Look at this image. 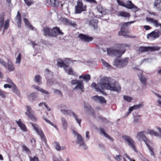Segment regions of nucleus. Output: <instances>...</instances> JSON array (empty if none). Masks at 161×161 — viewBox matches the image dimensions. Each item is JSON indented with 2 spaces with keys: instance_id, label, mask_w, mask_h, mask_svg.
<instances>
[{
  "instance_id": "obj_53",
  "label": "nucleus",
  "mask_w": 161,
  "mask_h": 161,
  "mask_svg": "<svg viewBox=\"0 0 161 161\" xmlns=\"http://www.w3.org/2000/svg\"><path fill=\"white\" fill-rule=\"evenodd\" d=\"M101 61L103 65L106 67L107 68H109L111 66L108 63H107L103 59H102Z\"/></svg>"
},
{
  "instance_id": "obj_27",
  "label": "nucleus",
  "mask_w": 161,
  "mask_h": 161,
  "mask_svg": "<svg viewBox=\"0 0 161 161\" xmlns=\"http://www.w3.org/2000/svg\"><path fill=\"white\" fill-rule=\"evenodd\" d=\"M118 16H120L122 17L129 18L130 17V13L127 12L122 11L118 12Z\"/></svg>"
},
{
  "instance_id": "obj_2",
  "label": "nucleus",
  "mask_w": 161,
  "mask_h": 161,
  "mask_svg": "<svg viewBox=\"0 0 161 161\" xmlns=\"http://www.w3.org/2000/svg\"><path fill=\"white\" fill-rule=\"evenodd\" d=\"M130 45L127 44H118L117 45V47L119 49H110L108 51V53L116 56L117 57H120L123 54L126 50V48L129 47Z\"/></svg>"
},
{
  "instance_id": "obj_57",
  "label": "nucleus",
  "mask_w": 161,
  "mask_h": 161,
  "mask_svg": "<svg viewBox=\"0 0 161 161\" xmlns=\"http://www.w3.org/2000/svg\"><path fill=\"white\" fill-rule=\"evenodd\" d=\"M68 25L74 27H75L77 26V25L75 22L72 23L71 21H70Z\"/></svg>"
},
{
  "instance_id": "obj_19",
  "label": "nucleus",
  "mask_w": 161,
  "mask_h": 161,
  "mask_svg": "<svg viewBox=\"0 0 161 161\" xmlns=\"http://www.w3.org/2000/svg\"><path fill=\"white\" fill-rule=\"evenodd\" d=\"M125 7L130 9L133 8L136 10L137 9V7L135 6L130 1H128L126 2Z\"/></svg>"
},
{
  "instance_id": "obj_13",
  "label": "nucleus",
  "mask_w": 161,
  "mask_h": 161,
  "mask_svg": "<svg viewBox=\"0 0 161 161\" xmlns=\"http://www.w3.org/2000/svg\"><path fill=\"white\" fill-rule=\"evenodd\" d=\"M27 111L25 113L26 115L28 116L31 120L36 122L37 119L33 114V111L32 110L30 106L27 105L26 106Z\"/></svg>"
},
{
  "instance_id": "obj_51",
  "label": "nucleus",
  "mask_w": 161,
  "mask_h": 161,
  "mask_svg": "<svg viewBox=\"0 0 161 161\" xmlns=\"http://www.w3.org/2000/svg\"><path fill=\"white\" fill-rule=\"evenodd\" d=\"M53 91L54 93L55 94L59 95L61 97H62V94L60 90L56 89H54Z\"/></svg>"
},
{
  "instance_id": "obj_8",
  "label": "nucleus",
  "mask_w": 161,
  "mask_h": 161,
  "mask_svg": "<svg viewBox=\"0 0 161 161\" xmlns=\"http://www.w3.org/2000/svg\"><path fill=\"white\" fill-rule=\"evenodd\" d=\"M122 138L126 142L129 146L135 151H136V148L135 147V141L129 136L123 135Z\"/></svg>"
},
{
  "instance_id": "obj_6",
  "label": "nucleus",
  "mask_w": 161,
  "mask_h": 161,
  "mask_svg": "<svg viewBox=\"0 0 161 161\" xmlns=\"http://www.w3.org/2000/svg\"><path fill=\"white\" fill-rule=\"evenodd\" d=\"M71 83L72 85H76L74 88V90L77 89L81 92H84V85L83 80H73L71 81Z\"/></svg>"
},
{
  "instance_id": "obj_56",
  "label": "nucleus",
  "mask_w": 161,
  "mask_h": 161,
  "mask_svg": "<svg viewBox=\"0 0 161 161\" xmlns=\"http://www.w3.org/2000/svg\"><path fill=\"white\" fill-rule=\"evenodd\" d=\"M29 158L30 161H39L38 158L36 156H34L33 158L30 157Z\"/></svg>"
},
{
  "instance_id": "obj_50",
  "label": "nucleus",
  "mask_w": 161,
  "mask_h": 161,
  "mask_svg": "<svg viewBox=\"0 0 161 161\" xmlns=\"http://www.w3.org/2000/svg\"><path fill=\"white\" fill-rule=\"evenodd\" d=\"M22 147L23 151H25L26 153H30V150L29 148L27 147L25 145H23Z\"/></svg>"
},
{
  "instance_id": "obj_55",
  "label": "nucleus",
  "mask_w": 161,
  "mask_h": 161,
  "mask_svg": "<svg viewBox=\"0 0 161 161\" xmlns=\"http://www.w3.org/2000/svg\"><path fill=\"white\" fill-rule=\"evenodd\" d=\"M117 1L119 5L124 7H125V3L123 1L120 0H117Z\"/></svg>"
},
{
  "instance_id": "obj_40",
  "label": "nucleus",
  "mask_w": 161,
  "mask_h": 161,
  "mask_svg": "<svg viewBox=\"0 0 161 161\" xmlns=\"http://www.w3.org/2000/svg\"><path fill=\"white\" fill-rule=\"evenodd\" d=\"M43 118L47 123H48V124H49L53 126L57 130H58V127H57V126L55 125H54L53 124L52 122H51L49 120L47 119L46 118L44 117H43Z\"/></svg>"
},
{
  "instance_id": "obj_64",
  "label": "nucleus",
  "mask_w": 161,
  "mask_h": 161,
  "mask_svg": "<svg viewBox=\"0 0 161 161\" xmlns=\"http://www.w3.org/2000/svg\"><path fill=\"white\" fill-rule=\"evenodd\" d=\"M125 156L130 161H135V160H132V159L126 153H125Z\"/></svg>"
},
{
  "instance_id": "obj_7",
  "label": "nucleus",
  "mask_w": 161,
  "mask_h": 161,
  "mask_svg": "<svg viewBox=\"0 0 161 161\" xmlns=\"http://www.w3.org/2000/svg\"><path fill=\"white\" fill-rule=\"evenodd\" d=\"M61 111L64 115H69V116L72 115L75 118V119L77 123L79 124L80 126H81V119L78 118V116L77 114L74 112L70 110H66L65 109H62L61 110Z\"/></svg>"
},
{
  "instance_id": "obj_46",
  "label": "nucleus",
  "mask_w": 161,
  "mask_h": 161,
  "mask_svg": "<svg viewBox=\"0 0 161 161\" xmlns=\"http://www.w3.org/2000/svg\"><path fill=\"white\" fill-rule=\"evenodd\" d=\"M149 144H147V145H146L149 149V150L150 153V155L152 156H154L155 154L153 151V149L152 148V147L150 146Z\"/></svg>"
},
{
  "instance_id": "obj_3",
  "label": "nucleus",
  "mask_w": 161,
  "mask_h": 161,
  "mask_svg": "<svg viewBox=\"0 0 161 161\" xmlns=\"http://www.w3.org/2000/svg\"><path fill=\"white\" fill-rule=\"evenodd\" d=\"M134 22V21H131L121 23L120 24V30L118 32V35L119 36H123L128 38H136V36H131L127 34V33H129L128 27Z\"/></svg>"
},
{
  "instance_id": "obj_1",
  "label": "nucleus",
  "mask_w": 161,
  "mask_h": 161,
  "mask_svg": "<svg viewBox=\"0 0 161 161\" xmlns=\"http://www.w3.org/2000/svg\"><path fill=\"white\" fill-rule=\"evenodd\" d=\"M104 83L102 84L104 89L109 90L111 91L119 92L121 89V87L119 83L114 81L110 82V79L106 77H103Z\"/></svg>"
},
{
  "instance_id": "obj_59",
  "label": "nucleus",
  "mask_w": 161,
  "mask_h": 161,
  "mask_svg": "<svg viewBox=\"0 0 161 161\" xmlns=\"http://www.w3.org/2000/svg\"><path fill=\"white\" fill-rule=\"evenodd\" d=\"M120 155H116V156L114 157L115 159L117 161H120L121 159L120 157H121Z\"/></svg>"
},
{
  "instance_id": "obj_62",
  "label": "nucleus",
  "mask_w": 161,
  "mask_h": 161,
  "mask_svg": "<svg viewBox=\"0 0 161 161\" xmlns=\"http://www.w3.org/2000/svg\"><path fill=\"white\" fill-rule=\"evenodd\" d=\"M33 87L35 89L40 91V92H41V89H42V88L40 87L35 85H33Z\"/></svg>"
},
{
  "instance_id": "obj_26",
  "label": "nucleus",
  "mask_w": 161,
  "mask_h": 161,
  "mask_svg": "<svg viewBox=\"0 0 161 161\" xmlns=\"http://www.w3.org/2000/svg\"><path fill=\"white\" fill-rule=\"evenodd\" d=\"M94 100L96 101H98L100 103H106V101L104 97L102 96H95L93 97Z\"/></svg>"
},
{
  "instance_id": "obj_34",
  "label": "nucleus",
  "mask_w": 161,
  "mask_h": 161,
  "mask_svg": "<svg viewBox=\"0 0 161 161\" xmlns=\"http://www.w3.org/2000/svg\"><path fill=\"white\" fill-rule=\"evenodd\" d=\"M8 68L10 72L13 71L14 69V67L11 61H8Z\"/></svg>"
},
{
  "instance_id": "obj_32",
  "label": "nucleus",
  "mask_w": 161,
  "mask_h": 161,
  "mask_svg": "<svg viewBox=\"0 0 161 161\" xmlns=\"http://www.w3.org/2000/svg\"><path fill=\"white\" fill-rule=\"evenodd\" d=\"M57 65L59 67H63L64 69V67H65V66L67 65L65 64L63 60L60 59H58V60Z\"/></svg>"
},
{
  "instance_id": "obj_29",
  "label": "nucleus",
  "mask_w": 161,
  "mask_h": 161,
  "mask_svg": "<svg viewBox=\"0 0 161 161\" xmlns=\"http://www.w3.org/2000/svg\"><path fill=\"white\" fill-rule=\"evenodd\" d=\"M100 130L101 133H102L106 137L111 141L113 142L114 141V139L112 137H111L108 134L106 133L105 130L103 128H100Z\"/></svg>"
},
{
  "instance_id": "obj_37",
  "label": "nucleus",
  "mask_w": 161,
  "mask_h": 161,
  "mask_svg": "<svg viewBox=\"0 0 161 161\" xmlns=\"http://www.w3.org/2000/svg\"><path fill=\"white\" fill-rule=\"evenodd\" d=\"M35 81L38 84H40L41 82V78L40 75H37L35 77Z\"/></svg>"
},
{
  "instance_id": "obj_44",
  "label": "nucleus",
  "mask_w": 161,
  "mask_h": 161,
  "mask_svg": "<svg viewBox=\"0 0 161 161\" xmlns=\"http://www.w3.org/2000/svg\"><path fill=\"white\" fill-rule=\"evenodd\" d=\"M98 11L102 14H104L102 7L100 5H98L97 7Z\"/></svg>"
},
{
  "instance_id": "obj_42",
  "label": "nucleus",
  "mask_w": 161,
  "mask_h": 161,
  "mask_svg": "<svg viewBox=\"0 0 161 161\" xmlns=\"http://www.w3.org/2000/svg\"><path fill=\"white\" fill-rule=\"evenodd\" d=\"M25 3L28 6H31L32 4L34 3V2L33 1L29 0H24Z\"/></svg>"
},
{
  "instance_id": "obj_48",
  "label": "nucleus",
  "mask_w": 161,
  "mask_h": 161,
  "mask_svg": "<svg viewBox=\"0 0 161 161\" xmlns=\"http://www.w3.org/2000/svg\"><path fill=\"white\" fill-rule=\"evenodd\" d=\"M123 98L125 100L128 102H131L132 100V98L128 96H124Z\"/></svg>"
},
{
  "instance_id": "obj_35",
  "label": "nucleus",
  "mask_w": 161,
  "mask_h": 161,
  "mask_svg": "<svg viewBox=\"0 0 161 161\" xmlns=\"http://www.w3.org/2000/svg\"><path fill=\"white\" fill-rule=\"evenodd\" d=\"M60 19L61 21L64 25H68V24H69L70 21L65 18L61 17Z\"/></svg>"
},
{
  "instance_id": "obj_14",
  "label": "nucleus",
  "mask_w": 161,
  "mask_h": 161,
  "mask_svg": "<svg viewBox=\"0 0 161 161\" xmlns=\"http://www.w3.org/2000/svg\"><path fill=\"white\" fill-rule=\"evenodd\" d=\"M128 62V58H126L121 60L116 59L114 61V65L118 68L125 67Z\"/></svg>"
},
{
  "instance_id": "obj_11",
  "label": "nucleus",
  "mask_w": 161,
  "mask_h": 161,
  "mask_svg": "<svg viewBox=\"0 0 161 161\" xmlns=\"http://www.w3.org/2000/svg\"><path fill=\"white\" fill-rule=\"evenodd\" d=\"M145 132V131H142L139 132L137 134L136 137L139 140L143 141L145 142L146 145L150 144L151 143V142L145 136L144 134Z\"/></svg>"
},
{
  "instance_id": "obj_12",
  "label": "nucleus",
  "mask_w": 161,
  "mask_h": 161,
  "mask_svg": "<svg viewBox=\"0 0 161 161\" xmlns=\"http://www.w3.org/2000/svg\"><path fill=\"white\" fill-rule=\"evenodd\" d=\"M161 34V32L159 30L155 29L151 33L147 35V38L148 39L154 40L158 38Z\"/></svg>"
},
{
  "instance_id": "obj_4",
  "label": "nucleus",
  "mask_w": 161,
  "mask_h": 161,
  "mask_svg": "<svg viewBox=\"0 0 161 161\" xmlns=\"http://www.w3.org/2000/svg\"><path fill=\"white\" fill-rule=\"evenodd\" d=\"M86 10V6L83 5V3L81 0H78L77 2V5L75 6V14L81 13L82 12Z\"/></svg>"
},
{
  "instance_id": "obj_60",
  "label": "nucleus",
  "mask_w": 161,
  "mask_h": 161,
  "mask_svg": "<svg viewBox=\"0 0 161 161\" xmlns=\"http://www.w3.org/2000/svg\"><path fill=\"white\" fill-rule=\"evenodd\" d=\"M41 92H42L43 93H44L47 95H49V92H48L43 89L42 88V89H41Z\"/></svg>"
},
{
  "instance_id": "obj_18",
  "label": "nucleus",
  "mask_w": 161,
  "mask_h": 161,
  "mask_svg": "<svg viewBox=\"0 0 161 161\" xmlns=\"http://www.w3.org/2000/svg\"><path fill=\"white\" fill-rule=\"evenodd\" d=\"M98 22L97 19H92L89 21L88 24L93 27L94 30H96L98 28Z\"/></svg>"
},
{
  "instance_id": "obj_49",
  "label": "nucleus",
  "mask_w": 161,
  "mask_h": 161,
  "mask_svg": "<svg viewBox=\"0 0 161 161\" xmlns=\"http://www.w3.org/2000/svg\"><path fill=\"white\" fill-rule=\"evenodd\" d=\"M21 54L20 53H19L17 57L16 58V63L20 64L21 62Z\"/></svg>"
},
{
  "instance_id": "obj_25",
  "label": "nucleus",
  "mask_w": 161,
  "mask_h": 161,
  "mask_svg": "<svg viewBox=\"0 0 161 161\" xmlns=\"http://www.w3.org/2000/svg\"><path fill=\"white\" fill-rule=\"evenodd\" d=\"M80 79H83L86 82H87L91 79V76L88 74H85L80 75L79 76Z\"/></svg>"
},
{
  "instance_id": "obj_33",
  "label": "nucleus",
  "mask_w": 161,
  "mask_h": 161,
  "mask_svg": "<svg viewBox=\"0 0 161 161\" xmlns=\"http://www.w3.org/2000/svg\"><path fill=\"white\" fill-rule=\"evenodd\" d=\"M61 120L63 128L64 129H66L68 126V124L66 120L64 117L61 118Z\"/></svg>"
},
{
  "instance_id": "obj_17",
  "label": "nucleus",
  "mask_w": 161,
  "mask_h": 161,
  "mask_svg": "<svg viewBox=\"0 0 161 161\" xmlns=\"http://www.w3.org/2000/svg\"><path fill=\"white\" fill-rule=\"evenodd\" d=\"M16 122L20 128L25 132L27 131V128L25 125L22 121L21 119H19L18 120H16Z\"/></svg>"
},
{
  "instance_id": "obj_47",
  "label": "nucleus",
  "mask_w": 161,
  "mask_h": 161,
  "mask_svg": "<svg viewBox=\"0 0 161 161\" xmlns=\"http://www.w3.org/2000/svg\"><path fill=\"white\" fill-rule=\"evenodd\" d=\"M50 1L51 3L54 6L56 7L58 6L59 3L58 0H50Z\"/></svg>"
},
{
  "instance_id": "obj_5",
  "label": "nucleus",
  "mask_w": 161,
  "mask_h": 161,
  "mask_svg": "<svg viewBox=\"0 0 161 161\" xmlns=\"http://www.w3.org/2000/svg\"><path fill=\"white\" fill-rule=\"evenodd\" d=\"M31 124L33 127L38 135L40 136L42 140L44 142L46 145L47 144V141L46 136L43 131L41 128H39L37 124H34L31 122Z\"/></svg>"
},
{
  "instance_id": "obj_54",
  "label": "nucleus",
  "mask_w": 161,
  "mask_h": 161,
  "mask_svg": "<svg viewBox=\"0 0 161 161\" xmlns=\"http://www.w3.org/2000/svg\"><path fill=\"white\" fill-rule=\"evenodd\" d=\"M84 1L90 3L97 4V2L95 0H84Z\"/></svg>"
},
{
  "instance_id": "obj_20",
  "label": "nucleus",
  "mask_w": 161,
  "mask_h": 161,
  "mask_svg": "<svg viewBox=\"0 0 161 161\" xmlns=\"http://www.w3.org/2000/svg\"><path fill=\"white\" fill-rule=\"evenodd\" d=\"M76 134L77 135V143L79 144L81 146H85V144L83 138L79 134L76 133Z\"/></svg>"
},
{
  "instance_id": "obj_39",
  "label": "nucleus",
  "mask_w": 161,
  "mask_h": 161,
  "mask_svg": "<svg viewBox=\"0 0 161 161\" xmlns=\"http://www.w3.org/2000/svg\"><path fill=\"white\" fill-rule=\"evenodd\" d=\"M9 26V20L7 19L5 20V24L4 25L3 32L4 31L8 29Z\"/></svg>"
},
{
  "instance_id": "obj_45",
  "label": "nucleus",
  "mask_w": 161,
  "mask_h": 161,
  "mask_svg": "<svg viewBox=\"0 0 161 161\" xmlns=\"http://www.w3.org/2000/svg\"><path fill=\"white\" fill-rule=\"evenodd\" d=\"M7 93L0 89V96L3 98H5L6 97Z\"/></svg>"
},
{
  "instance_id": "obj_16",
  "label": "nucleus",
  "mask_w": 161,
  "mask_h": 161,
  "mask_svg": "<svg viewBox=\"0 0 161 161\" xmlns=\"http://www.w3.org/2000/svg\"><path fill=\"white\" fill-rule=\"evenodd\" d=\"M64 34L58 27L56 26L52 29V36L56 37L58 35H63Z\"/></svg>"
},
{
  "instance_id": "obj_30",
  "label": "nucleus",
  "mask_w": 161,
  "mask_h": 161,
  "mask_svg": "<svg viewBox=\"0 0 161 161\" xmlns=\"http://www.w3.org/2000/svg\"><path fill=\"white\" fill-rule=\"evenodd\" d=\"M139 77L141 83L144 86H146L147 83V78L143 76V74L142 73L141 74Z\"/></svg>"
},
{
  "instance_id": "obj_63",
  "label": "nucleus",
  "mask_w": 161,
  "mask_h": 161,
  "mask_svg": "<svg viewBox=\"0 0 161 161\" xmlns=\"http://www.w3.org/2000/svg\"><path fill=\"white\" fill-rule=\"evenodd\" d=\"M4 15L2 14L1 15L0 18V22H3L4 23Z\"/></svg>"
},
{
  "instance_id": "obj_9",
  "label": "nucleus",
  "mask_w": 161,
  "mask_h": 161,
  "mask_svg": "<svg viewBox=\"0 0 161 161\" xmlns=\"http://www.w3.org/2000/svg\"><path fill=\"white\" fill-rule=\"evenodd\" d=\"M103 83H104L103 78L100 83L98 84L97 85L95 82L92 83L91 85V86L92 87L95 88L97 92H100L103 95L106 96L107 95L106 93L104 92L103 90L104 88H103L102 86H101V84Z\"/></svg>"
},
{
  "instance_id": "obj_43",
  "label": "nucleus",
  "mask_w": 161,
  "mask_h": 161,
  "mask_svg": "<svg viewBox=\"0 0 161 161\" xmlns=\"http://www.w3.org/2000/svg\"><path fill=\"white\" fill-rule=\"evenodd\" d=\"M143 106V104L142 103L139 104L137 105H134L133 106L134 109H137L142 108Z\"/></svg>"
},
{
  "instance_id": "obj_28",
  "label": "nucleus",
  "mask_w": 161,
  "mask_h": 161,
  "mask_svg": "<svg viewBox=\"0 0 161 161\" xmlns=\"http://www.w3.org/2000/svg\"><path fill=\"white\" fill-rule=\"evenodd\" d=\"M146 19L147 21H150L153 23L156 27H158V26H160L161 23L159 24L157 20L155 19L152 18H147Z\"/></svg>"
},
{
  "instance_id": "obj_61",
  "label": "nucleus",
  "mask_w": 161,
  "mask_h": 161,
  "mask_svg": "<svg viewBox=\"0 0 161 161\" xmlns=\"http://www.w3.org/2000/svg\"><path fill=\"white\" fill-rule=\"evenodd\" d=\"M134 109L133 106L130 107L128 111L127 112L128 114H129L131 113V111Z\"/></svg>"
},
{
  "instance_id": "obj_24",
  "label": "nucleus",
  "mask_w": 161,
  "mask_h": 161,
  "mask_svg": "<svg viewBox=\"0 0 161 161\" xmlns=\"http://www.w3.org/2000/svg\"><path fill=\"white\" fill-rule=\"evenodd\" d=\"M68 67V66L67 65L64 67V70L65 72L69 75H71L73 76H76V73L74 72V70L72 67Z\"/></svg>"
},
{
  "instance_id": "obj_23",
  "label": "nucleus",
  "mask_w": 161,
  "mask_h": 161,
  "mask_svg": "<svg viewBox=\"0 0 161 161\" xmlns=\"http://www.w3.org/2000/svg\"><path fill=\"white\" fill-rule=\"evenodd\" d=\"M43 31L44 33V35L52 36V29L50 28L47 26H46L43 27Z\"/></svg>"
},
{
  "instance_id": "obj_22",
  "label": "nucleus",
  "mask_w": 161,
  "mask_h": 161,
  "mask_svg": "<svg viewBox=\"0 0 161 161\" xmlns=\"http://www.w3.org/2000/svg\"><path fill=\"white\" fill-rule=\"evenodd\" d=\"M15 19L17 21V24L19 28L21 27V14L19 11H18L17 14L15 17Z\"/></svg>"
},
{
  "instance_id": "obj_52",
  "label": "nucleus",
  "mask_w": 161,
  "mask_h": 161,
  "mask_svg": "<svg viewBox=\"0 0 161 161\" xmlns=\"http://www.w3.org/2000/svg\"><path fill=\"white\" fill-rule=\"evenodd\" d=\"M0 64L2 65L5 68H7V66L6 63L1 58H0Z\"/></svg>"
},
{
  "instance_id": "obj_10",
  "label": "nucleus",
  "mask_w": 161,
  "mask_h": 161,
  "mask_svg": "<svg viewBox=\"0 0 161 161\" xmlns=\"http://www.w3.org/2000/svg\"><path fill=\"white\" fill-rule=\"evenodd\" d=\"M161 48L160 47H144L141 46L139 47V51L142 52H144L148 51L151 52L158 51Z\"/></svg>"
},
{
  "instance_id": "obj_21",
  "label": "nucleus",
  "mask_w": 161,
  "mask_h": 161,
  "mask_svg": "<svg viewBox=\"0 0 161 161\" xmlns=\"http://www.w3.org/2000/svg\"><path fill=\"white\" fill-rule=\"evenodd\" d=\"M153 6L159 11H161V0H155L153 3Z\"/></svg>"
},
{
  "instance_id": "obj_15",
  "label": "nucleus",
  "mask_w": 161,
  "mask_h": 161,
  "mask_svg": "<svg viewBox=\"0 0 161 161\" xmlns=\"http://www.w3.org/2000/svg\"><path fill=\"white\" fill-rule=\"evenodd\" d=\"M78 37L81 40L85 42H89L92 41L94 39L93 37L82 33L79 34Z\"/></svg>"
},
{
  "instance_id": "obj_36",
  "label": "nucleus",
  "mask_w": 161,
  "mask_h": 161,
  "mask_svg": "<svg viewBox=\"0 0 161 161\" xmlns=\"http://www.w3.org/2000/svg\"><path fill=\"white\" fill-rule=\"evenodd\" d=\"M53 144L55 149L58 151L61 150V147L59 143L58 142H55L53 143Z\"/></svg>"
},
{
  "instance_id": "obj_38",
  "label": "nucleus",
  "mask_w": 161,
  "mask_h": 161,
  "mask_svg": "<svg viewBox=\"0 0 161 161\" xmlns=\"http://www.w3.org/2000/svg\"><path fill=\"white\" fill-rule=\"evenodd\" d=\"M12 88L14 92L17 94H18L19 93V90H18L16 86L13 83L12 84Z\"/></svg>"
},
{
  "instance_id": "obj_31",
  "label": "nucleus",
  "mask_w": 161,
  "mask_h": 161,
  "mask_svg": "<svg viewBox=\"0 0 161 161\" xmlns=\"http://www.w3.org/2000/svg\"><path fill=\"white\" fill-rule=\"evenodd\" d=\"M37 97V94L36 93L32 92L28 96V100L30 101H33Z\"/></svg>"
},
{
  "instance_id": "obj_41",
  "label": "nucleus",
  "mask_w": 161,
  "mask_h": 161,
  "mask_svg": "<svg viewBox=\"0 0 161 161\" xmlns=\"http://www.w3.org/2000/svg\"><path fill=\"white\" fill-rule=\"evenodd\" d=\"M148 133L152 135H154L156 136H159V134L157 132L153 130H148Z\"/></svg>"
},
{
  "instance_id": "obj_58",
  "label": "nucleus",
  "mask_w": 161,
  "mask_h": 161,
  "mask_svg": "<svg viewBox=\"0 0 161 161\" xmlns=\"http://www.w3.org/2000/svg\"><path fill=\"white\" fill-rule=\"evenodd\" d=\"M24 21L25 23V25L27 26L29 25L30 24L28 20V19L26 18H24Z\"/></svg>"
}]
</instances>
